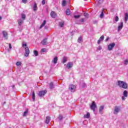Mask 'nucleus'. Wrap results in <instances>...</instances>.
Returning a JSON list of instances; mask_svg holds the SVG:
<instances>
[{
  "mask_svg": "<svg viewBox=\"0 0 128 128\" xmlns=\"http://www.w3.org/2000/svg\"><path fill=\"white\" fill-rule=\"evenodd\" d=\"M118 86L120 88H122L124 90H126V88H128V84L122 80L118 81Z\"/></svg>",
  "mask_w": 128,
  "mask_h": 128,
  "instance_id": "nucleus-1",
  "label": "nucleus"
},
{
  "mask_svg": "<svg viewBox=\"0 0 128 128\" xmlns=\"http://www.w3.org/2000/svg\"><path fill=\"white\" fill-rule=\"evenodd\" d=\"M90 108L94 112L96 108V104L94 101H92Z\"/></svg>",
  "mask_w": 128,
  "mask_h": 128,
  "instance_id": "nucleus-2",
  "label": "nucleus"
},
{
  "mask_svg": "<svg viewBox=\"0 0 128 128\" xmlns=\"http://www.w3.org/2000/svg\"><path fill=\"white\" fill-rule=\"evenodd\" d=\"M120 108L119 106H116L114 107V114H118V112H120Z\"/></svg>",
  "mask_w": 128,
  "mask_h": 128,
  "instance_id": "nucleus-3",
  "label": "nucleus"
},
{
  "mask_svg": "<svg viewBox=\"0 0 128 128\" xmlns=\"http://www.w3.org/2000/svg\"><path fill=\"white\" fill-rule=\"evenodd\" d=\"M114 46H116V44L114 42L110 44L108 46V50H112Z\"/></svg>",
  "mask_w": 128,
  "mask_h": 128,
  "instance_id": "nucleus-4",
  "label": "nucleus"
},
{
  "mask_svg": "<svg viewBox=\"0 0 128 128\" xmlns=\"http://www.w3.org/2000/svg\"><path fill=\"white\" fill-rule=\"evenodd\" d=\"M47 92L48 91H46V90H42V91L39 92V93L38 94L39 96L42 97L44 96V94H46Z\"/></svg>",
  "mask_w": 128,
  "mask_h": 128,
  "instance_id": "nucleus-5",
  "label": "nucleus"
},
{
  "mask_svg": "<svg viewBox=\"0 0 128 128\" xmlns=\"http://www.w3.org/2000/svg\"><path fill=\"white\" fill-rule=\"evenodd\" d=\"M69 90L70 92H74L76 90V86L73 84L70 85L69 86Z\"/></svg>",
  "mask_w": 128,
  "mask_h": 128,
  "instance_id": "nucleus-6",
  "label": "nucleus"
},
{
  "mask_svg": "<svg viewBox=\"0 0 128 128\" xmlns=\"http://www.w3.org/2000/svg\"><path fill=\"white\" fill-rule=\"evenodd\" d=\"M82 22H84V18H82L80 20H77L76 22V24H81Z\"/></svg>",
  "mask_w": 128,
  "mask_h": 128,
  "instance_id": "nucleus-7",
  "label": "nucleus"
},
{
  "mask_svg": "<svg viewBox=\"0 0 128 128\" xmlns=\"http://www.w3.org/2000/svg\"><path fill=\"white\" fill-rule=\"evenodd\" d=\"M25 54L24 56H28V54H30V49H28V47H26L25 48Z\"/></svg>",
  "mask_w": 128,
  "mask_h": 128,
  "instance_id": "nucleus-8",
  "label": "nucleus"
},
{
  "mask_svg": "<svg viewBox=\"0 0 128 128\" xmlns=\"http://www.w3.org/2000/svg\"><path fill=\"white\" fill-rule=\"evenodd\" d=\"M2 32L3 36L5 38V40H8V32L6 31H2Z\"/></svg>",
  "mask_w": 128,
  "mask_h": 128,
  "instance_id": "nucleus-9",
  "label": "nucleus"
},
{
  "mask_svg": "<svg viewBox=\"0 0 128 128\" xmlns=\"http://www.w3.org/2000/svg\"><path fill=\"white\" fill-rule=\"evenodd\" d=\"M123 26H124V22H121L118 26V32H120V30H122V28Z\"/></svg>",
  "mask_w": 128,
  "mask_h": 128,
  "instance_id": "nucleus-10",
  "label": "nucleus"
},
{
  "mask_svg": "<svg viewBox=\"0 0 128 128\" xmlns=\"http://www.w3.org/2000/svg\"><path fill=\"white\" fill-rule=\"evenodd\" d=\"M41 44H42L43 46L48 44V38L44 39L41 42Z\"/></svg>",
  "mask_w": 128,
  "mask_h": 128,
  "instance_id": "nucleus-11",
  "label": "nucleus"
},
{
  "mask_svg": "<svg viewBox=\"0 0 128 128\" xmlns=\"http://www.w3.org/2000/svg\"><path fill=\"white\" fill-rule=\"evenodd\" d=\"M104 36H102L100 39L98 40V44H100V42H102L104 40Z\"/></svg>",
  "mask_w": 128,
  "mask_h": 128,
  "instance_id": "nucleus-12",
  "label": "nucleus"
},
{
  "mask_svg": "<svg viewBox=\"0 0 128 128\" xmlns=\"http://www.w3.org/2000/svg\"><path fill=\"white\" fill-rule=\"evenodd\" d=\"M73 65L74 64H72V62H68L66 66H67L68 68L70 70V68H72Z\"/></svg>",
  "mask_w": 128,
  "mask_h": 128,
  "instance_id": "nucleus-13",
  "label": "nucleus"
},
{
  "mask_svg": "<svg viewBox=\"0 0 128 128\" xmlns=\"http://www.w3.org/2000/svg\"><path fill=\"white\" fill-rule=\"evenodd\" d=\"M49 88L50 90H53V88H54V85L52 82H51L49 84Z\"/></svg>",
  "mask_w": 128,
  "mask_h": 128,
  "instance_id": "nucleus-14",
  "label": "nucleus"
},
{
  "mask_svg": "<svg viewBox=\"0 0 128 128\" xmlns=\"http://www.w3.org/2000/svg\"><path fill=\"white\" fill-rule=\"evenodd\" d=\"M104 106H100L99 108V114H102V110H104Z\"/></svg>",
  "mask_w": 128,
  "mask_h": 128,
  "instance_id": "nucleus-15",
  "label": "nucleus"
},
{
  "mask_svg": "<svg viewBox=\"0 0 128 128\" xmlns=\"http://www.w3.org/2000/svg\"><path fill=\"white\" fill-rule=\"evenodd\" d=\"M46 20H44L43 22L42 23V25L40 27V29L42 28L44 26H46Z\"/></svg>",
  "mask_w": 128,
  "mask_h": 128,
  "instance_id": "nucleus-16",
  "label": "nucleus"
},
{
  "mask_svg": "<svg viewBox=\"0 0 128 128\" xmlns=\"http://www.w3.org/2000/svg\"><path fill=\"white\" fill-rule=\"evenodd\" d=\"M50 16L52 18H54L56 16V12H54L52 11L50 12Z\"/></svg>",
  "mask_w": 128,
  "mask_h": 128,
  "instance_id": "nucleus-17",
  "label": "nucleus"
},
{
  "mask_svg": "<svg viewBox=\"0 0 128 128\" xmlns=\"http://www.w3.org/2000/svg\"><path fill=\"white\" fill-rule=\"evenodd\" d=\"M50 116H46V123L48 124V122H50Z\"/></svg>",
  "mask_w": 128,
  "mask_h": 128,
  "instance_id": "nucleus-18",
  "label": "nucleus"
},
{
  "mask_svg": "<svg viewBox=\"0 0 128 128\" xmlns=\"http://www.w3.org/2000/svg\"><path fill=\"white\" fill-rule=\"evenodd\" d=\"M52 62L56 64H58V57L56 56L54 58V60H52Z\"/></svg>",
  "mask_w": 128,
  "mask_h": 128,
  "instance_id": "nucleus-19",
  "label": "nucleus"
},
{
  "mask_svg": "<svg viewBox=\"0 0 128 128\" xmlns=\"http://www.w3.org/2000/svg\"><path fill=\"white\" fill-rule=\"evenodd\" d=\"M128 91L126 90H125L123 92V96H125V98H128Z\"/></svg>",
  "mask_w": 128,
  "mask_h": 128,
  "instance_id": "nucleus-20",
  "label": "nucleus"
},
{
  "mask_svg": "<svg viewBox=\"0 0 128 128\" xmlns=\"http://www.w3.org/2000/svg\"><path fill=\"white\" fill-rule=\"evenodd\" d=\"M66 16H70V10L69 8L66 9Z\"/></svg>",
  "mask_w": 128,
  "mask_h": 128,
  "instance_id": "nucleus-21",
  "label": "nucleus"
},
{
  "mask_svg": "<svg viewBox=\"0 0 128 128\" xmlns=\"http://www.w3.org/2000/svg\"><path fill=\"white\" fill-rule=\"evenodd\" d=\"M104 16V9H102V12L100 16V18H103Z\"/></svg>",
  "mask_w": 128,
  "mask_h": 128,
  "instance_id": "nucleus-22",
  "label": "nucleus"
},
{
  "mask_svg": "<svg viewBox=\"0 0 128 128\" xmlns=\"http://www.w3.org/2000/svg\"><path fill=\"white\" fill-rule=\"evenodd\" d=\"M22 22H24V20H22L20 19L18 20V24L20 26H22Z\"/></svg>",
  "mask_w": 128,
  "mask_h": 128,
  "instance_id": "nucleus-23",
  "label": "nucleus"
},
{
  "mask_svg": "<svg viewBox=\"0 0 128 128\" xmlns=\"http://www.w3.org/2000/svg\"><path fill=\"white\" fill-rule=\"evenodd\" d=\"M128 14L126 13L125 16H124V20H125L126 22H128Z\"/></svg>",
  "mask_w": 128,
  "mask_h": 128,
  "instance_id": "nucleus-24",
  "label": "nucleus"
},
{
  "mask_svg": "<svg viewBox=\"0 0 128 128\" xmlns=\"http://www.w3.org/2000/svg\"><path fill=\"white\" fill-rule=\"evenodd\" d=\"M68 62V58L66 57H64L63 58V60H62V64H66V62Z\"/></svg>",
  "mask_w": 128,
  "mask_h": 128,
  "instance_id": "nucleus-25",
  "label": "nucleus"
},
{
  "mask_svg": "<svg viewBox=\"0 0 128 128\" xmlns=\"http://www.w3.org/2000/svg\"><path fill=\"white\" fill-rule=\"evenodd\" d=\"M32 98L34 101L36 100V94H34V92H32Z\"/></svg>",
  "mask_w": 128,
  "mask_h": 128,
  "instance_id": "nucleus-26",
  "label": "nucleus"
},
{
  "mask_svg": "<svg viewBox=\"0 0 128 128\" xmlns=\"http://www.w3.org/2000/svg\"><path fill=\"white\" fill-rule=\"evenodd\" d=\"M37 10H38V6H36V3H35L34 6V12H36Z\"/></svg>",
  "mask_w": 128,
  "mask_h": 128,
  "instance_id": "nucleus-27",
  "label": "nucleus"
},
{
  "mask_svg": "<svg viewBox=\"0 0 128 128\" xmlns=\"http://www.w3.org/2000/svg\"><path fill=\"white\" fill-rule=\"evenodd\" d=\"M28 113V110L27 109L26 111L24 112L23 116H26Z\"/></svg>",
  "mask_w": 128,
  "mask_h": 128,
  "instance_id": "nucleus-28",
  "label": "nucleus"
},
{
  "mask_svg": "<svg viewBox=\"0 0 128 128\" xmlns=\"http://www.w3.org/2000/svg\"><path fill=\"white\" fill-rule=\"evenodd\" d=\"M90 116V113L88 112L86 114L84 115V118H88Z\"/></svg>",
  "mask_w": 128,
  "mask_h": 128,
  "instance_id": "nucleus-29",
  "label": "nucleus"
},
{
  "mask_svg": "<svg viewBox=\"0 0 128 128\" xmlns=\"http://www.w3.org/2000/svg\"><path fill=\"white\" fill-rule=\"evenodd\" d=\"M64 22H59V26L61 28L64 27Z\"/></svg>",
  "mask_w": 128,
  "mask_h": 128,
  "instance_id": "nucleus-30",
  "label": "nucleus"
},
{
  "mask_svg": "<svg viewBox=\"0 0 128 128\" xmlns=\"http://www.w3.org/2000/svg\"><path fill=\"white\" fill-rule=\"evenodd\" d=\"M66 0H64L62 2V6H66Z\"/></svg>",
  "mask_w": 128,
  "mask_h": 128,
  "instance_id": "nucleus-31",
  "label": "nucleus"
},
{
  "mask_svg": "<svg viewBox=\"0 0 128 128\" xmlns=\"http://www.w3.org/2000/svg\"><path fill=\"white\" fill-rule=\"evenodd\" d=\"M34 54L35 56H38V52L36 50H34Z\"/></svg>",
  "mask_w": 128,
  "mask_h": 128,
  "instance_id": "nucleus-32",
  "label": "nucleus"
},
{
  "mask_svg": "<svg viewBox=\"0 0 128 128\" xmlns=\"http://www.w3.org/2000/svg\"><path fill=\"white\" fill-rule=\"evenodd\" d=\"M58 118L60 120H62V118H64V116H62V115H59V116L58 117Z\"/></svg>",
  "mask_w": 128,
  "mask_h": 128,
  "instance_id": "nucleus-33",
  "label": "nucleus"
},
{
  "mask_svg": "<svg viewBox=\"0 0 128 128\" xmlns=\"http://www.w3.org/2000/svg\"><path fill=\"white\" fill-rule=\"evenodd\" d=\"M22 18L24 20H26V14H22Z\"/></svg>",
  "mask_w": 128,
  "mask_h": 128,
  "instance_id": "nucleus-34",
  "label": "nucleus"
},
{
  "mask_svg": "<svg viewBox=\"0 0 128 128\" xmlns=\"http://www.w3.org/2000/svg\"><path fill=\"white\" fill-rule=\"evenodd\" d=\"M82 38L81 36L79 37L78 40V42H82Z\"/></svg>",
  "mask_w": 128,
  "mask_h": 128,
  "instance_id": "nucleus-35",
  "label": "nucleus"
},
{
  "mask_svg": "<svg viewBox=\"0 0 128 128\" xmlns=\"http://www.w3.org/2000/svg\"><path fill=\"white\" fill-rule=\"evenodd\" d=\"M74 18H80V15H76L74 16Z\"/></svg>",
  "mask_w": 128,
  "mask_h": 128,
  "instance_id": "nucleus-36",
  "label": "nucleus"
},
{
  "mask_svg": "<svg viewBox=\"0 0 128 128\" xmlns=\"http://www.w3.org/2000/svg\"><path fill=\"white\" fill-rule=\"evenodd\" d=\"M84 16H85L86 18H88V13H84Z\"/></svg>",
  "mask_w": 128,
  "mask_h": 128,
  "instance_id": "nucleus-37",
  "label": "nucleus"
},
{
  "mask_svg": "<svg viewBox=\"0 0 128 128\" xmlns=\"http://www.w3.org/2000/svg\"><path fill=\"white\" fill-rule=\"evenodd\" d=\"M22 64V62H18L16 63V65L17 66H20Z\"/></svg>",
  "mask_w": 128,
  "mask_h": 128,
  "instance_id": "nucleus-38",
  "label": "nucleus"
},
{
  "mask_svg": "<svg viewBox=\"0 0 128 128\" xmlns=\"http://www.w3.org/2000/svg\"><path fill=\"white\" fill-rule=\"evenodd\" d=\"M86 84H85V83H83L82 84V88H86Z\"/></svg>",
  "mask_w": 128,
  "mask_h": 128,
  "instance_id": "nucleus-39",
  "label": "nucleus"
},
{
  "mask_svg": "<svg viewBox=\"0 0 128 128\" xmlns=\"http://www.w3.org/2000/svg\"><path fill=\"white\" fill-rule=\"evenodd\" d=\"M115 20H116V22H118V16H116Z\"/></svg>",
  "mask_w": 128,
  "mask_h": 128,
  "instance_id": "nucleus-40",
  "label": "nucleus"
},
{
  "mask_svg": "<svg viewBox=\"0 0 128 128\" xmlns=\"http://www.w3.org/2000/svg\"><path fill=\"white\" fill-rule=\"evenodd\" d=\"M104 2V0H98V4H102Z\"/></svg>",
  "mask_w": 128,
  "mask_h": 128,
  "instance_id": "nucleus-41",
  "label": "nucleus"
},
{
  "mask_svg": "<svg viewBox=\"0 0 128 128\" xmlns=\"http://www.w3.org/2000/svg\"><path fill=\"white\" fill-rule=\"evenodd\" d=\"M124 64L126 65H126H128V60H124Z\"/></svg>",
  "mask_w": 128,
  "mask_h": 128,
  "instance_id": "nucleus-42",
  "label": "nucleus"
},
{
  "mask_svg": "<svg viewBox=\"0 0 128 128\" xmlns=\"http://www.w3.org/2000/svg\"><path fill=\"white\" fill-rule=\"evenodd\" d=\"M22 2L24 4H26V2H28V0H22Z\"/></svg>",
  "mask_w": 128,
  "mask_h": 128,
  "instance_id": "nucleus-43",
  "label": "nucleus"
},
{
  "mask_svg": "<svg viewBox=\"0 0 128 128\" xmlns=\"http://www.w3.org/2000/svg\"><path fill=\"white\" fill-rule=\"evenodd\" d=\"M122 100H126V96H122Z\"/></svg>",
  "mask_w": 128,
  "mask_h": 128,
  "instance_id": "nucleus-44",
  "label": "nucleus"
},
{
  "mask_svg": "<svg viewBox=\"0 0 128 128\" xmlns=\"http://www.w3.org/2000/svg\"><path fill=\"white\" fill-rule=\"evenodd\" d=\"M42 4L43 5L46 4V0H42Z\"/></svg>",
  "mask_w": 128,
  "mask_h": 128,
  "instance_id": "nucleus-45",
  "label": "nucleus"
},
{
  "mask_svg": "<svg viewBox=\"0 0 128 128\" xmlns=\"http://www.w3.org/2000/svg\"><path fill=\"white\" fill-rule=\"evenodd\" d=\"M102 46H99L98 48V50H102Z\"/></svg>",
  "mask_w": 128,
  "mask_h": 128,
  "instance_id": "nucleus-46",
  "label": "nucleus"
},
{
  "mask_svg": "<svg viewBox=\"0 0 128 128\" xmlns=\"http://www.w3.org/2000/svg\"><path fill=\"white\" fill-rule=\"evenodd\" d=\"M46 50V48H42V52H45Z\"/></svg>",
  "mask_w": 128,
  "mask_h": 128,
  "instance_id": "nucleus-47",
  "label": "nucleus"
},
{
  "mask_svg": "<svg viewBox=\"0 0 128 128\" xmlns=\"http://www.w3.org/2000/svg\"><path fill=\"white\" fill-rule=\"evenodd\" d=\"M12 44L10 43V44H9V48L10 49V50H12Z\"/></svg>",
  "mask_w": 128,
  "mask_h": 128,
  "instance_id": "nucleus-48",
  "label": "nucleus"
},
{
  "mask_svg": "<svg viewBox=\"0 0 128 128\" xmlns=\"http://www.w3.org/2000/svg\"><path fill=\"white\" fill-rule=\"evenodd\" d=\"M27 46L26 44H22V46H23V47H24V46Z\"/></svg>",
  "mask_w": 128,
  "mask_h": 128,
  "instance_id": "nucleus-49",
  "label": "nucleus"
},
{
  "mask_svg": "<svg viewBox=\"0 0 128 128\" xmlns=\"http://www.w3.org/2000/svg\"><path fill=\"white\" fill-rule=\"evenodd\" d=\"M109 40V38H107L106 40V42H108V40Z\"/></svg>",
  "mask_w": 128,
  "mask_h": 128,
  "instance_id": "nucleus-50",
  "label": "nucleus"
},
{
  "mask_svg": "<svg viewBox=\"0 0 128 128\" xmlns=\"http://www.w3.org/2000/svg\"><path fill=\"white\" fill-rule=\"evenodd\" d=\"M44 28L46 29V30H48V27L46 26H45Z\"/></svg>",
  "mask_w": 128,
  "mask_h": 128,
  "instance_id": "nucleus-51",
  "label": "nucleus"
},
{
  "mask_svg": "<svg viewBox=\"0 0 128 128\" xmlns=\"http://www.w3.org/2000/svg\"><path fill=\"white\" fill-rule=\"evenodd\" d=\"M2 16H0V20H2Z\"/></svg>",
  "mask_w": 128,
  "mask_h": 128,
  "instance_id": "nucleus-52",
  "label": "nucleus"
},
{
  "mask_svg": "<svg viewBox=\"0 0 128 128\" xmlns=\"http://www.w3.org/2000/svg\"><path fill=\"white\" fill-rule=\"evenodd\" d=\"M14 86H12V88H14Z\"/></svg>",
  "mask_w": 128,
  "mask_h": 128,
  "instance_id": "nucleus-53",
  "label": "nucleus"
}]
</instances>
